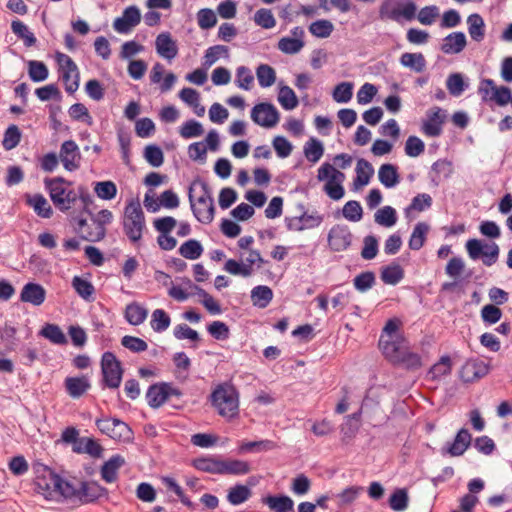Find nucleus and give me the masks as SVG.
<instances>
[{
	"label": "nucleus",
	"mask_w": 512,
	"mask_h": 512,
	"mask_svg": "<svg viewBox=\"0 0 512 512\" xmlns=\"http://www.w3.org/2000/svg\"><path fill=\"white\" fill-rule=\"evenodd\" d=\"M373 174L374 168L372 164L363 158L359 159L356 166V178L353 182L354 187L357 189L367 185Z\"/></svg>",
	"instance_id": "c756f323"
},
{
	"label": "nucleus",
	"mask_w": 512,
	"mask_h": 512,
	"mask_svg": "<svg viewBox=\"0 0 512 512\" xmlns=\"http://www.w3.org/2000/svg\"><path fill=\"white\" fill-rule=\"evenodd\" d=\"M45 299V290L39 284L28 283L21 291V300L34 305H40Z\"/></svg>",
	"instance_id": "c85d7f7f"
},
{
	"label": "nucleus",
	"mask_w": 512,
	"mask_h": 512,
	"mask_svg": "<svg viewBox=\"0 0 512 512\" xmlns=\"http://www.w3.org/2000/svg\"><path fill=\"white\" fill-rule=\"evenodd\" d=\"M168 383L154 384L149 387L146 398L150 407L159 408L163 405L167 398Z\"/></svg>",
	"instance_id": "cd10ccee"
},
{
	"label": "nucleus",
	"mask_w": 512,
	"mask_h": 512,
	"mask_svg": "<svg viewBox=\"0 0 512 512\" xmlns=\"http://www.w3.org/2000/svg\"><path fill=\"white\" fill-rule=\"evenodd\" d=\"M40 334L55 344H63L66 342V338L62 330L53 324L45 325L40 331Z\"/></svg>",
	"instance_id": "680f3d73"
},
{
	"label": "nucleus",
	"mask_w": 512,
	"mask_h": 512,
	"mask_svg": "<svg viewBox=\"0 0 512 512\" xmlns=\"http://www.w3.org/2000/svg\"><path fill=\"white\" fill-rule=\"evenodd\" d=\"M404 278V270L399 264H390L381 269V280L385 284L396 285Z\"/></svg>",
	"instance_id": "c9c22d12"
},
{
	"label": "nucleus",
	"mask_w": 512,
	"mask_h": 512,
	"mask_svg": "<svg viewBox=\"0 0 512 512\" xmlns=\"http://www.w3.org/2000/svg\"><path fill=\"white\" fill-rule=\"evenodd\" d=\"M467 24L470 37L476 42H481L485 36V23L483 18L477 13L471 14L467 18Z\"/></svg>",
	"instance_id": "473e14b6"
},
{
	"label": "nucleus",
	"mask_w": 512,
	"mask_h": 512,
	"mask_svg": "<svg viewBox=\"0 0 512 512\" xmlns=\"http://www.w3.org/2000/svg\"><path fill=\"white\" fill-rule=\"evenodd\" d=\"M378 178L386 188L395 187L400 181L397 167L390 163L380 166L378 170Z\"/></svg>",
	"instance_id": "7c9ffc66"
},
{
	"label": "nucleus",
	"mask_w": 512,
	"mask_h": 512,
	"mask_svg": "<svg viewBox=\"0 0 512 512\" xmlns=\"http://www.w3.org/2000/svg\"><path fill=\"white\" fill-rule=\"evenodd\" d=\"M101 371L103 381L109 388H118L120 386L123 369L121 362L112 352H105L101 358Z\"/></svg>",
	"instance_id": "9b49d317"
},
{
	"label": "nucleus",
	"mask_w": 512,
	"mask_h": 512,
	"mask_svg": "<svg viewBox=\"0 0 512 512\" xmlns=\"http://www.w3.org/2000/svg\"><path fill=\"white\" fill-rule=\"evenodd\" d=\"M27 203L31 206L34 212L42 218H50L53 214V210L48 200L41 194H35L29 196Z\"/></svg>",
	"instance_id": "2f4dec72"
},
{
	"label": "nucleus",
	"mask_w": 512,
	"mask_h": 512,
	"mask_svg": "<svg viewBox=\"0 0 512 512\" xmlns=\"http://www.w3.org/2000/svg\"><path fill=\"white\" fill-rule=\"evenodd\" d=\"M334 26L329 20H317L309 26V32L318 38H327L333 32Z\"/></svg>",
	"instance_id": "603ef678"
},
{
	"label": "nucleus",
	"mask_w": 512,
	"mask_h": 512,
	"mask_svg": "<svg viewBox=\"0 0 512 512\" xmlns=\"http://www.w3.org/2000/svg\"><path fill=\"white\" fill-rule=\"evenodd\" d=\"M317 179L319 181L327 180L324 185V191L333 200H340L344 196L342 182L345 179L344 173L334 168L329 163H323L318 169Z\"/></svg>",
	"instance_id": "6e6552de"
},
{
	"label": "nucleus",
	"mask_w": 512,
	"mask_h": 512,
	"mask_svg": "<svg viewBox=\"0 0 512 512\" xmlns=\"http://www.w3.org/2000/svg\"><path fill=\"white\" fill-rule=\"evenodd\" d=\"M278 101L285 110H292L298 106V98L289 86H282L279 90Z\"/></svg>",
	"instance_id": "09e8293b"
},
{
	"label": "nucleus",
	"mask_w": 512,
	"mask_h": 512,
	"mask_svg": "<svg viewBox=\"0 0 512 512\" xmlns=\"http://www.w3.org/2000/svg\"><path fill=\"white\" fill-rule=\"evenodd\" d=\"M425 150L424 142L417 136H409L405 143V153L409 157H418Z\"/></svg>",
	"instance_id": "338daca9"
},
{
	"label": "nucleus",
	"mask_w": 512,
	"mask_h": 512,
	"mask_svg": "<svg viewBox=\"0 0 512 512\" xmlns=\"http://www.w3.org/2000/svg\"><path fill=\"white\" fill-rule=\"evenodd\" d=\"M302 39L283 37L278 42V49L285 54H296L304 47Z\"/></svg>",
	"instance_id": "864d4df0"
},
{
	"label": "nucleus",
	"mask_w": 512,
	"mask_h": 512,
	"mask_svg": "<svg viewBox=\"0 0 512 512\" xmlns=\"http://www.w3.org/2000/svg\"><path fill=\"white\" fill-rule=\"evenodd\" d=\"M262 502L274 512H293L294 501L287 495L267 496Z\"/></svg>",
	"instance_id": "bb28decb"
},
{
	"label": "nucleus",
	"mask_w": 512,
	"mask_h": 512,
	"mask_svg": "<svg viewBox=\"0 0 512 512\" xmlns=\"http://www.w3.org/2000/svg\"><path fill=\"white\" fill-rule=\"evenodd\" d=\"M273 292L268 286H257L251 292V300L255 306L266 307L272 300Z\"/></svg>",
	"instance_id": "79ce46f5"
},
{
	"label": "nucleus",
	"mask_w": 512,
	"mask_h": 512,
	"mask_svg": "<svg viewBox=\"0 0 512 512\" xmlns=\"http://www.w3.org/2000/svg\"><path fill=\"white\" fill-rule=\"evenodd\" d=\"M352 90V83L342 82L334 88L333 99L338 103H346L352 98Z\"/></svg>",
	"instance_id": "e2e57ef3"
},
{
	"label": "nucleus",
	"mask_w": 512,
	"mask_h": 512,
	"mask_svg": "<svg viewBox=\"0 0 512 512\" xmlns=\"http://www.w3.org/2000/svg\"><path fill=\"white\" fill-rule=\"evenodd\" d=\"M375 222L384 227H392L397 222L396 210L391 206H384L376 211Z\"/></svg>",
	"instance_id": "c03bdc74"
},
{
	"label": "nucleus",
	"mask_w": 512,
	"mask_h": 512,
	"mask_svg": "<svg viewBox=\"0 0 512 512\" xmlns=\"http://www.w3.org/2000/svg\"><path fill=\"white\" fill-rule=\"evenodd\" d=\"M471 443V434L465 428H462L456 434L453 442L447 443L443 448L442 452L447 453L450 456L457 457L464 454Z\"/></svg>",
	"instance_id": "412c9836"
},
{
	"label": "nucleus",
	"mask_w": 512,
	"mask_h": 512,
	"mask_svg": "<svg viewBox=\"0 0 512 512\" xmlns=\"http://www.w3.org/2000/svg\"><path fill=\"white\" fill-rule=\"evenodd\" d=\"M428 231L429 226L426 223H417L409 239V248L411 250H420L425 243Z\"/></svg>",
	"instance_id": "4c0bfd02"
},
{
	"label": "nucleus",
	"mask_w": 512,
	"mask_h": 512,
	"mask_svg": "<svg viewBox=\"0 0 512 512\" xmlns=\"http://www.w3.org/2000/svg\"><path fill=\"white\" fill-rule=\"evenodd\" d=\"M489 371L488 363L480 359H469L460 370V378L466 383H472L485 377Z\"/></svg>",
	"instance_id": "dca6fc26"
},
{
	"label": "nucleus",
	"mask_w": 512,
	"mask_h": 512,
	"mask_svg": "<svg viewBox=\"0 0 512 512\" xmlns=\"http://www.w3.org/2000/svg\"><path fill=\"white\" fill-rule=\"evenodd\" d=\"M57 60L59 62L62 75L61 78L65 84V90L69 94H73L79 88V70L75 62L66 54L58 53Z\"/></svg>",
	"instance_id": "ddd939ff"
},
{
	"label": "nucleus",
	"mask_w": 512,
	"mask_h": 512,
	"mask_svg": "<svg viewBox=\"0 0 512 512\" xmlns=\"http://www.w3.org/2000/svg\"><path fill=\"white\" fill-rule=\"evenodd\" d=\"M389 505L394 511H403L408 506V494L405 489H396L389 498Z\"/></svg>",
	"instance_id": "4d7b16f0"
},
{
	"label": "nucleus",
	"mask_w": 512,
	"mask_h": 512,
	"mask_svg": "<svg viewBox=\"0 0 512 512\" xmlns=\"http://www.w3.org/2000/svg\"><path fill=\"white\" fill-rule=\"evenodd\" d=\"M44 184L54 206L61 212L70 210L78 200L73 183L63 177L45 178Z\"/></svg>",
	"instance_id": "423d86ee"
},
{
	"label": "nucleus",
	"mask_w": 512,
	"mask_h": 512,
	"mask_svg": "<svg viewBox=\"0 0 512 512\" xmlns=\"http://www.w3.org/2000/svg\"><path fill=\"white\" fill-rule=\"evenodd\" d=\"M179 133L184 139H190L201 136L204 133V129L200 122L188 120L181 126Z\"/></svg>",
	"instance_id": "5fc2aeb1"
},
{
	"label": "nucleus",
	"mask_w": 512,
	"mask_h": 512,
	"mask_svg": "<svg viewBox=\"0 0 512 512\" xmlns=\"http://www.w3.org/2000/svg\"><path fill=\"white\" fill-rule=\"evenodd\" d=\"M197 22L201 29H210L217 23V17L209 8L200 9L197 13Z\"/></svg>",
	"instance_id": "0e129e2a"
},
{
	"label": "nucleus",
	"mask_w": 512,
	"mask_h": 512,
	"mask_svg": "<svg viewBox=\"0 0 512 512\" xmlns=\"http://www.w3.org/2000/svg\"><path fill=\"white\" fill-rule=\"evenodd\" d=\"M145 227V216L140 203L130 201L124 209L123 230L125 235L131 242H139Z\"/></svg>",
	"instance_id": "0eeeda50"
},
{
	"label": "nucleus",
	"mask_w": 512,
	"mask_h": 512,
	"mask_svg": "<svg viewBox=\"0 0 512 512\" xmlns=\"http://www.w3.org/2000/svg\"><path fill=\"white\" fill-rule=\"evenodd\" d=\"M91 387L87 376L67 377L65 379V388L72 398H79L85 394Z\"/></svg>",
	"instance_id": "a878e982"
},
{
	"label": "nucleus",
	"mask_w": 512,
	"mask_h": 512,
	"mask_svg": "<svg viewBox=\"0 0 512 512\" xmlns=\"http://www.w3.org/2000/svg\"><path fill=\"white\" fill-rule=\"evenodd\" d=\"M354 287L360 292H366L375 284V274L372 271L362 272L354 280Z\"/></svg>",
	"instance_id": "052dcab7"
},
{
	"label": "nucleus",
	"mask_w": 512,
	"mask_h": 512,
	"mask_svg": "<svg viewBox=\"0 0 512 512\" xmlns=\"http://www.w3.org/2000/svg\"><path fill=\"white\" fill-rule=\"evenodd\" d=\"M447 89L453 96H460L465 90V83L460 73H453L447 78Z\"/></svg>",
	"instance_id": "774afa93"
},
{
	"label": "nucleus",
	"mask_w": 512,
	"mask_h": 512,
	"mask_svg": "<svg viewBox=\"0 0 512 512\" xmlns=\"http://www.w3.org/2000/svg\"><path fill=\"white\" fill-rule=\"evenodd\" d=\"M467 45L466 36L463 32H452L448 34L441 44V51L445 54H458Z\"/></svg>",
	"instance_id": "5701e85b"
},
{
	"label": "nucleus",
	"mask_w": 512,
	"mask_h": 512,
	"mask_svg": "<svg viewBox=\"0 0 512 512\" xmlns=\"http://www.w3.org/2000/svg\"><path fill=\"white\" fill-rule=\"evenodd\" d=\"M395 365L402 366L407 370H417L422 367L423 362L422 357L418 353L412 351L409 346L402 357L399 359V362H397Z\"/></svg>",
	"instance_id": "49530a36"
},
{
	"label": "nucleus",
	"mask_w": 512,
	"mask_h": 512,
	"mask_svg": "<svg viewBox=\"0 0 512 512\" xmlns=\"http://www.w3.org/2000/svg\"><path fill=\"white\" fill-rule=\"evenodd\" d=\"M446 114L440 107H433L427 112V119L423 121L422 131L429 137H438L442 133V126Z\"/></svg>",
	"instance_id": "a211bd4d"
},
{
	"label": "nucleus",
	"mask_w": 512,
	"mask_h": 512,
	"mask_svg": "<svg viewBox=\"0 0 512 512\" xmlns=\"http://www.w3.org/2000/svg\"><path fill=\"white\" fill-rule=\"evenodd\" d=\"M209 400L217 414L226 421L230 422L239 417L240 395L232 384L224 382L216 385Z\"/></svg>",
	"instance_id": "20e7f679"
},
{
	"label": "nucleus",
	"mask_w": 512,
	"mask_h": 512,
	"mask_svg": "<svg viewBox=\"0 0 512 512\" xmlns=\"http://www.w3.org/2000/svg\"><path fill=\"white\" fill-rule=\"evenodd\" d=\"M251 489L245 485L237 484L229 489L227 500L232 505H240L251 497Z\"/></svg>",
	"instance_id": "a19ab883"
},
{
	"label": "nucleus",
	"mask_w": 512,
	"mask_h": 512,
	"mask_svg": "<svg viewBox=\"0 0 512 512\" xmlns=\"http://www.w3.org/2000/svg\"><path fill=\"white\" fill-rule=\"evenodd\" d=\"M256 76L259 85L263 88L272 86L276 81V72L268 64H260L256 69Z\"/></svg>",
	"instance_id": "37998d69"
},
{
	"label": "nucleus",
	"mask_w": 512,
	"mask_h": 512,
	"mask_svg": "<svg viewBox=\"0 0 512 512\" xmlns=\"http://www.w3.org/2000/svg\"><path fill=\"white\" fill-rule=\"evenodd\" d=\"M193 466L203 472L221 474L222 460L214 457H201L193 460Z\"/></svg>",
	"instance_id": "e433bc0d"
},
{
	"label": "nucleus",
	"mask_w": 512,
	"mask_h": 512,
	"mask_svg": "<svg viewBox=\"0 0 512 512\" xmlns=\"http://www.w3.org/2000/svg\"><path fill=\"white\" fill-rule=\"evenodd\" d=\"M416 5L413 2L406 3L402 9L390 8L389 2H384L379 9V17L381 20L400 21L401 16L407 20H412L415 17Z\"/></svg>",
	"instance_id": "6ab92c4d"
},
{
	"label": "nucleus",
	"mask_w": 512,
	"mask_h": 512,
	"mask_svg": "<svg viewBox=\"0 0 512 512\" xmlns=\"http://www.w3.org/2000/svg\"><path fill=\"white\" fill-rule=\"evenodd\" d=\"M59 160L67 171H75L80 167L81 154L75 141H64L60 147Z\"/></svg>",
	"instance_id": "f3484780"
},
{
	"label": "nucleus",
	"mask_w": 512,
	"mask_h": 512,
	"mask_svg": "<svg viewBox=\"0 0 512 512\" xmlns=\"http://www.w3.org/2000/svg\"><path fill=\"white\" fill-rule=\"evenodd\" d=\"M179 253L186 259L195 260L202 255L203 247L198 240L190 239L180 246Z\"/></svg>",
	"instance_id": "a18cd8bd"
},
{
	"label": "nucleus",
	"mask_w": 512,
	"mask_h": 512,
	"mask_svg": "<svg viewBox=\"0 0 512 512\" xmlns=\"http://www.w3.org/2000/svg\"><path fill=\"white\" fill-rule=\"evenodd\" d=\"M101 498H108V490L96 481H81L78 488L73 486L71 500L77 499L83 504H88Z\"/></svg>",
	"instance_id": "f8f14e48"
},
{
	"label": "nucleus",
	"mask_w": 512,
	"mask_h": 512,
	"mask_svg": "<svg viewBox=\"0 0 512 512\" xmlns=\"http://www.w3.org/2000/svg\"><path fill=\"white\" fill-rule=\"evenodd\" d=\"M28 66V74L32 81L42 82L48 78L49 71L47 66L43 62L31 60L28 63Z\"/></svg>",
	"instance_id": "8fccbe9b"
},
{
	"label": "nucleus",
	"mask_w": 512,
	"mask_h": 512,
	"mask_svg": "<svg viewBox=\"0 0 512 512\" xmlns=\"http://www.w3.org/2000/svg\"><path fill=\"white\" fill-rule=\"evenodd\" d=\"M21 140V132L16 125H10L4 133L2 145L5 150L15 148Z\"/></svg>",
	"instance_id": "bf43d9fd"
},
{
	"label": "nucleus",
	"mask_w": 512,
	"mask_h": 512,
	"mask_svg": "<svg viewBox=\"0 0 512 512\" xmlns=\"http://www.w3.org/2000/svg\"><path fill=\"white\" fill-rule=\"evenodd\" d=\"M324 154L322 142L316 138H310L304 145V155L312 163L318 162Z\"/></svg>",
	"instance_id": "ea45409f"
},
{
	"label": "nucleus",
	"mask_w": 512,
	"mask_h": 512,
	"mask_svg": "<svg viewBox=\"0 0 512 512\" xmlns=\"http://www.w3.org/2000/svg\"><path fill=\"white\" fill-rule=\"evenodd\" d=\"M250 470L249 463L244 460H222L221 474L245 475Z\"/></svg>",
	"instance_id": "f704fd0d"
},
{
	"label": "nucleus",
	"mask_w": 512,
	"mask_h": 512,
	"mask_svg": "<svg viewBox=\"0 0 512 512\" xmlns=\"http://www.w3.org/2000/svg\"><path fill=\"white\" fill-rule=\"evenodd\" d=\"M87 214L86 218H75V231L83 240L90 242H99L106 235V226L113 220V214L108 209H102L97 213H93L88 209H84Z\"/></svg>",
	"instance_id": "7ed1b4c3"
},
{
	"label": "nucleus",
	"mask_w": 512,
	"mask_h": 512,
	"mask_svg": "<svg viewBox=\"0 0 512 512\" xmlns=\"http://www.w3.org/2000/svg\"><path fill=\"white\" fill-rule=\"evenodd\" d=\"M12 32L20 39L24 40L27 47H31L36 43V37L29 31L28 27L20 20H15L11 23Z\"/></svg>",
	"instance_id": "de8ad7c7"
},
{
	"label": "nucleus",
	"mask_w": 512,
	"mask_h": 512,
	"mask_svg": "<svg viewBox=\"0 0 512 512\" xmlns=\"http://www.w3.org/2000/svg\"><path fill=\"white\" fill-rule=\"evenodd\" d=\"M408 347L409 343L401 331V322H386L379 339V348L384 357L395 365Z\"/></svg>",
	"instance_id": "39448f33"
},
{
	"label": "nucleus",
	"mask_w": 512,
	"mask_h": 512,
	"mask_svg": "<svg viewBox=\"0 0 512 512\" xmlns=\"http://www.w3.org/2000/svg\"><path fill=\"white\" fill-rule=\"evenodd\" d=\"M468 255L473 260L482 259L485 266H492L498 260L500 249L495 243H484L478 239H470L466 242Z\"/></svg>",
	"instance_id": "1a4fd4ad"
},
{
	"label": "nucleus",
	"mask_w": 512,
	"mask_h": 512,
	"mask_svg": "<svg viewBox=\"0 0 512 512\" xmlns=\"http://www.w3.org/2000/svg\"><path fill=\"white\" fill-rule=\"evenodd\" d=\"M400 63L417 73L423 72L426 68V60L422 53H403L400 57Z\"/></svg>",
	"instance_id": "72a5a7b5"
},
{
	"label": "nucleus",
	"mask_w": 512,
	"mask_h": 512,
	"mask_svg": "<svg viewBox=\"0 0 512 512\" xmlns=\"http://www.w3.org/2000/svg\"><path fill=\"white\" fill-rule=\"evenodd\" d=\"M279 112L271 103H259L252 108L251 119L258 125L271 128L279 122Z\"/></svg>",
	"instance_id": "2eb2a0df"
},
{
	"label": "nucleus",
	"mask_w": 512,
	"mask_h": 512,
	"mask_svg": "<svg viewBox=\"0 0 512 512\" xmlns=\"http://www.w3.org/2000/svg\"><path fill=\"white\" fill-rule=\"evenodd\" d=\"M140 21V10L136 6H129L124 10L122 17L114 20L113 28L118 33H128L133 27L137 26Z\"/></svg>",
	"instance_id": "aec40b11"
},
{
	"label": "nucleus",
	"mask_w": 512,
	"mask_h": 512,
	"mask_svg": "<svg viewBox=\"0 0 512 512\" xmlns=\"http://www.w3.org/2000/svg\"><path fill=\"white\" fill-rule=\"evenodd\" d=\"M363 248L361 256L365 260H371L377 256L378 253V240L373 235H368L363 239Z\"/></svg>",
	"instance_id": "69168bd1"
},
{
	"label": "nucleus",
	"mask_w": 512,
	"mask_h": 512,
	"mask_svg": "<svg viewBox=\"0 0 512 512\" xmlns=\"http://www.w3.org/2000/svg\"><path fill=\"white\" fill-rule=\"evenodd\" d=\"M343 216L352 222H358L362 219L363 209L358 201H348L342 210Z\"/></svg>",
	"instance_id": "6e6d98bb"
},
{
	"label": "nucleus",
	"mask_w": 512,
	"mask_h": 512,
	"mask_svg": "<svg viewBox=\"0 0 512 512\" xmlns=\"http://www.w3.org/2000/svg\"><path fill=\"white\" fill-rule=\"evenodd\" d=\"M279 446L276 442L269 439L258 441H241L238 445V454L267 452L277 449Z\"/></svg>",
	"instance_id": "b1692460"
},
{
	"label": "nucleus",
	"mask_w": 512,
	"mask_h": 512,
	"mask_svg": "<svg viewBox=\"0 0 512 512\" xmlns=\"http://www.w3.org/2000/svg\"><path fill=\"white\" fill-rule=\"evenodd\" d=\"M353 235L347 225L336 224L328 232L327 242L334 252L347 250L352 243Z\"/></svg>",
	"instance_id": "4468645a"
},
{
	"label": "nucleus",
	"mask_w": 512,
	"mask_h": 512,
	"mask_svg": "<svg viewBox=\"0 0 512 512\" xmlns=\"http://www.w3.org/2000/svg\"><path fill=\"white\" fill-rule=\"evenodd\" d=\"M144 158L153 167H159L164 162L163 151L156 145H147L145 147Z\"/></svg>",
	"instance_id": "13d9d810"
},
{
	"label": "nucleus",
	"mask_w": 512,
	"mask_h": 512,
	"mask_svg": "<svg viewBox=\"0 0 512 512\" xmlns=\"http://www.w3.org/2000/svg\"><path fill=\"white\" fill-rule=\"evenodd\" d=\"M101 433L118 442H129L133 439L132 429L118 418H101L96 420Z\"/></svg>",
	"instance_id": "9d476101"
},
{
	"label": "nucleus",
	"mask_w": 512,
	"mask_h": 512,
	"mask_svg": "<svg viewBox=\"0 0 512 512\" xmlns=\"http://www.w3.org/2000/svg\"><path fill=\"white\" fill-rule=\"evenodd\" d=\"M94 192L100 199L111 200L117 194V187L112 181L96 182Z\"/></svg>",
	"instance_id": "3c124183"
},
{
	"label": "nucleus",
	"mask_w": 512,
	"mask_h": 512,
	"mask_svg": "<svg viewBox=\"0 0 512 512\" xmlns=\"http://www.w3.org/2000/svg\"><path fill=\"white\" fill-rule=\"evenodd\" d=\"M33 470L35 473V487L37 493L49 501L60 502L63 500H71L73 485L70 482L41 463H35Z\"/></svg>",
	"instance_id": "f257e3e1"
},
{
	"label": "nucleus",
	"mask_w": 512,
	"mask_h": 512,
	"mask_svg": "<svg viewBox=\"0 0 512 512\" xmlns=\"http://www.w3.org/2000/svg\"><path fill=\"white\" fill-rule=\"evenodd\" d=\"M451 371L452 360L448 355H444L429 369L428 375L431 379L437 380L449 375Z\"/></svg>",
	"instance_id": "58836bf2"
},
{
	"label": "nucleus",
	"mask_w": 512,
	"mask_h": 512,
	"mask_svg": "<svg viewBox=\"0 0 512 512\" xmlns=\"http://www.w3.org/2000/svg\"><path fill=\"white\" fill-rule=\"evenodd\" d=\"M188 198L195 218L203 224H210L214 219L215 207L208 184L200 178L193 180L188 189Z\"/></svg>",
	"instance_id": "f03ea898"
},
{
	"label": "nucleus",
	"mask_w": 512,
	"mask_h": 512,
	"mask_svg": "<svg viewBox=\"0 0 512 512\" xmlns=\"http://www.w3.org/2000/svg\"><path fill=\"white\" fill-rule=\"evenodd\" d=\"M125 461L120 455L112 456L106 461L100 470L101 478L107 483H113L118 478V470L124 465Z\"/></svg>",
	"instance_id": "393cba45"
},
{
	"label": "nucleus",
	"mask_w": 512,
	"mask_h": 512,
	"mask_svg": "<svg viewBox=\"0 0 512 512\" xmlns=\"http://www.w3.org/2000/svg\"><path fill=\"white\" fill-rule=\"evenodd\" d=\"M157 53L168 60L175 58L178 54V46L169 32L160 33L155 40Z\"/></svg>",
	"instance_id": "4be33fe9"
}]
</instances>
